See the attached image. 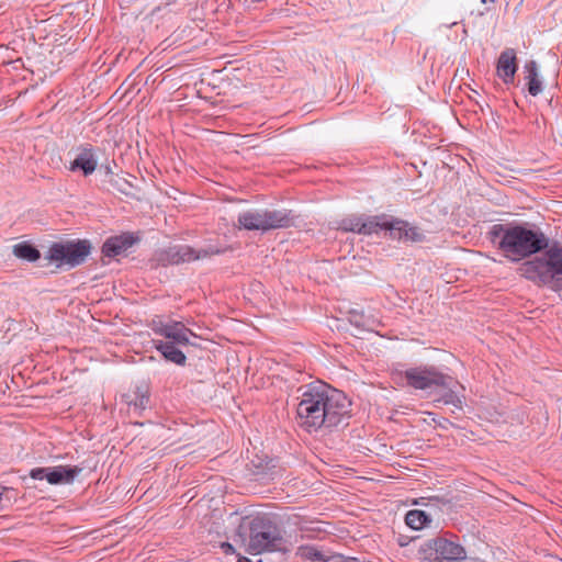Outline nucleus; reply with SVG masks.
Instances as JSON below:
<instances>
[{
    "label": "nucleus",
    "mask_w": 562,
    "mask_h": 562,
    "mask_svg": "<svg viewBox=\"0 0 562 562\" xmlns=\"http://www.w3.org/2000/svg\"><path fill=\"white\" fill-rule=\"evenodd\" d=\"M345 562H358L357 558H348Z\"/></svg>",
    "instance_id": "obj_33"
},
{
    "label": "nucleus",
    "mask_w": 562,
    "mask_h": 562,
    "mask_svg": "<svg viewBox=\"0 0 562 562\" xmlns=\"http://www.w3.org/2000/svg\"><path fill=\"white\" fill-rule=\"evenodd\" d=\"M518 272L521 277L540 285L549 284L554 280L542 256L524 261L519 266Z\"/></svg>",
    "instance_id": "obj_11"
},
{
    "label": "nucleus",
    "mask_w": 562,
    "mask_h": 562,
    "mask_svg": "<svg viewBox=\"0 0 562 562\" xmlns=\"http://www.w3.org/2000/svg\"><path fill=\"white\" fill-rule=\"evenodd\" d=\"M142 398H143V401H144L145 398H146V400H148V395H147V394H145V393H143Z\"/></svg>",
    "instance_id": "obj_35"
},
{
    "label": "nucleus",
    "mask_w": 562,
    "mask_h": 562,
    "mask_svg": "<svg viewBox=\"0 0 562 562\" xmlns=\"http://www.w3.org/2000/svg\"><path fill=\"white\" fill-rule=\"evenodd\" d=\"M418 553L419 559L429 562H462L467 559L465 549L459 543V537L449 532L427 540Z\"/></svg>",
    "instance_id": "obj_5"
},
{
    "label": "nucleus",
    "mask_w": 562,
    "mask_h": 562,
    "mask_svg": "<svg viewBox=\"0 0 562 562\" xmlns=\"http://www.w3.org/2000/svg\"><path fill=\"white\" fill-rule=\"evenodd\" d=\"M220 548L225 555L235 554V548L229 542H222Z\"/></svg>",
    "instance_id": "obj_30"
},
{
    "label": "nucleus",
    "mask_w": 562,
    "mask_h": 562,
    "mask_svg": "<svg viewBox=\"0 0 562 562\" xmlns=\"http://www.w3.org/2000/svg\"><path fill=\"white\" fill-rule=\"evenodd\" d=\"M13 254L27 261H35L41 257L40 251L32 245L21 243L14 246Z\"/></svg>",
    "instance_id": "obj_24"
},
{
    "label": "nucleus",
    "mask_w": 562,
    "mask_h": 562,
    "mask_svg": "<svg viewBox=\"0 0 562 562\" xmlns=\"http://www.w3.org/2000/svg\"><path fill=\"white\" fill-rule=\"evenodd\" d=\"M239 530L248 535L246 551L249 554L290 551L289 541L282 537L279 527L267 514L244 517Z\"/></svg>",
    "instance_id": "obj_3"
},
{
    "label": "nucleus",
    "mask_w": 562,
    "mask_h": 562,
    "mask_svg": "<svg viewBox=\"0 0 562 562\" xmlns=\"http://www.w3.org/2000/svg\"><path fill=\"white\" fill-rule=\"evenodd\" d=\"M348 319L350 324L355 325L358 328L366 329L370 325V319L364 315L362 311L350 310L348 312Z\"/></svg>",
    "instance_id": "obj_27"
},
{
    "label": "nucleus",
    "mask_w": 562,
    "mask_h": 562,
    "mask_svg": "<svg viewBox=\"0 0 562 562\" xmlns=\"http://www.w3.org/2000/svg\"><path fill=\"white\" fill-rule=\"evenodd\" d=\"M451 384H449V386H447L446 391L443 392V394L437 400L438 402H441L446 405H453L454 407L457 408H462V401L460 400V397L457 395V393L451 389Z\"/></svg>",
    "instance_id": "obj_28"
},
{
    "label": "nucleus",
    "mask_w": 562,
    "mask_h": 562,
    "mask_svg": "<svg viewBox=\"0 0 562 562\" xmlns=\"http://www.w3.org/2000/svg\"><path fill=\"white\" fill-rule=\"evenodd\" d=\"M362 215H350L342 218L338 224V229L360 235Z\"/></svg>",
    "instance_id": "obj_25"
},
{
    "label": "nucleus",
    "mask_w": 562,
    "mask_h": 562,
    "mask_svg": "<svg viewBox=\"0 0 562 562\" xmlns=\"http://www.w3.org/2000/svg\"><path fill=\"white\" fill-rule=\"evenodd\" d=\"M90 251L91 244L86 239L54 243L49 247L46 258L52 262H56L58 267L63 265L76 267L86 260Z\"/></svg>",
    "instance_id": "obj_7"
},
{
    "label": "nucleus",
    "mask_w": 562,
    "mask_h": 562,
    "mask_svg": "<svg viewBox=\"0 0 562 562\" xmlns=\"http://www.w3.org/2000/svg\"><path fill=\"white\" fill-rule=\"evenodd\" d=\"M228 250H232V248H218L215 246H209L207 248L195 250L189 245H179L156 251L148 262L150 268L156 269L158 267L180 265L209 258L215 255H222Z\"/></svg>",
    "instance_id": "obj_6"
},
{
    "label": "nucleus",
    "mask_w": 562,
    "mask_h": 562,
    "mask_svg": "<svg viewBox=\"0 0 562 562\" xmlns=\"http://www.w3.org/2000/svg\"><path fill=\"white\" fill-rule=\"evenodd\" d=\"M518 69L516 52L513 48L504 49L496 63V74L505 85L514 83Z\"/></svg>",
    "instance_id": "obj_13"
},
{
    "label": "nucleus",
    "mask_w": 562,
    "mask_h": 562,
    "mask_svg": "<svg viewBox=\"0 0 562 562\" xmlns=\"http://www.w3.org/2000/svg\"><path fill=\"white\" fill-rule=\"evenodd\" d=\"M266 232L289 228L295 225L296 215L291 210H263Z\"/></svg>",
    "instance_id": "obj_15"
},
{
    "label": "nucleus",
    "mask_w": 562,
    "mask_h": 562,
    "mask_svg": "<svg viewBox=\"0 0 562 562\" xmlns=\"http://www.w3.org/2000/svg\"><path fill=\"white\" fill-rule=\"evenodd\" d=\"M392 376L396 383L405 384L415 390L447 387L450 383H458L450 375L440 372L435 366H418L406 370H395Z\"/></svg>",
    "instance_id": "obj_4"
},
{
    "label": "nucleus",
    "mask_w": 562,
    "mask_h": 562,
    "mask_svg": "<svg viewBox=\"0 0 562 562\" xmlns=\"http://www.w3.org/2000/svg\"><path fill=\"white\" fill-rule=\"evenodd\" d=\"M239 227L247 231H262L266 232V221L263 210L261 211H247L238 215Z\"/></svg>",
    "instance_id": "obj_17"
},
{
    "label": "nucleus",
    "mask_w": 562,
    "mask_h": 562,
    "mask_svg": "<svg viewBox=\"0 0 562 562\" xmlns=\"http://www.w3.org/2000/svg\"><path fill=\"white\" fill-rule=\"evenodd\" d=\"M297 392L296 423L307 432L331 430L348 425L351 401L346 394L326 383H311Z\"/></svg>",
    "instance_id": "obj_1"
},
{
    "label": "nucleus",
    "mask_w": 562,
    "mask_h": 562,
    "mask_svg": "<svg viewBox=\"0 0 562 562\" xmlns=\"http://www.w3.org/2000/svg\"><path fill=\"white\" fill-rule=\"evenodd\" d=\"M405 243H422L425 240L424 232L415 225L407 222V227L404 229Z\"/></svg>",
    "instance_id": "obj_26"
},
{
    "label": "nucleus",
    "mask_w": 562,
    "mask_h": 562,
    "mask_svg": "<svg viewBox=\"0 0 562 562\" xmlns=\"http://www.w3.org/2000/svg\"><path fill=\"white\" fill-rule=\"evenodd\" d=\"M409 541H411V539H409L407 536H402V535H401V536L397 538V543H398V546H401V547H405V546H407V544L409 543Z\"/></svg>",
    "instance_id": "obj_31"
},
{
    "label": "nucleus",
    "mask_w": 562,
    "mask_h": 562,
    "mask_svg": "<svg viewBox=\"0 0 562 562\" xmlns=\"http://www.w3.org/2000/svg\"><path fill=\"white\" fill-rule=\"evenodd\" d=\"M407 227V221L387 215L385 232H389V237L394 240L404 241V229Z\"/></svg>",
    "instance_id": "obj_23"
},
{
    "label": "nucleus",
    "mask_w": 562,
    "mask_h": 562,
    "mask_svg": "<svg viewBox=\"0 0 562 562\" xmlns=\"http://www.w3.org/2000/svg\"><path fill=\"white\" fill-rule=\"evenodd\" d=\"M247 467L256 480L263 483L280 479L285 473V468L282 467L280 460L274 458L256 456Z\"/></svg>",
    "instance_id": "obj_9"
},
{
    "label": "nucleus",
    "mask_w": 562,
    "mask_h": 562,
    "mask_svg": "<svg viewBox=\"0 0 562 562\" xmlns=\"http://www.w3.org/2000/svg\"><path fill=\"white\" fill-rule=\"evenodd\" d=\"M155 348L160 351L161 356L165 360L172 362L177 366L183 367L187 362L186 355L178 348V346H182L179 342H176L175 339L162 340H153Z\"/></svg>",
    "instance_id": "obj_16"
},
{
    "label": "nucleus",
    "mask_w": 562,
    "mask_h": 562,
    "mask_svg": "<svg viewBox=\"0 0 562 562\" xmlns=\"http://www.w3.org/2000/svg\"><path fill=\"white\" fill-rule=\"evenodd\" d=\"M296 557L301 560L306 561H318V562H329L331 559H342V555H325L322 551L313 546H301L297 548Z\"/></svg>",
    "instance_id": "obj_22"
},
{
    "label": "nucleus",
    "mask_w": 562,
    "mask_h": 562,
    "mask_svg": "<svg viewBox=\"0 0 562 562\" xmlns=\"http://www.w3.org/2000/svg\"><path fill=\"white\" fill-rule=\"evenodd\" d=\"M387 214L380 215H362L360 235H372L378 234L381 231H385Z\"/></svg>",
    "instance_id": "obj_20"
},
{
    "label": "nucleus",
    "mask_w": 562,
    "mask_h": 562,
    "mask_svg": "<svg viewBox=\"0 0 562 562\" xmlns=\"http://www.w3.org/2000/svg\"><path fill=\"white\" fill-rule=\"evenodd\" d=\"M490 243L512 262H518L542 252L549 237L531 223L494 224L487 232Z\"/></svg>",
    "instance_id": "obj_2"
},
{
    "label": "nucleus",
    "mask_w": 562,
    "mask_h": 562,
    "mask_svg": "<svg viewBox=\"0 0 562 562\" xmlns=\"http://www.w3.org/2000/svg\"><path fill=\"white\" fill-rule=\"evenodd\" d=\"M79 467L58 465L52 468H35L30 472L34 480H46L52 485L70 484L81 473Z\"/></svg>",
    "instance_id": "obj_8"
},
{
    "label": "nucleus",
    "mask_w": 562,
    "mask_h": 562,
    "mask_svg": "<svg viewBox=\"0 0 562 562\" xmlns=\"http://www.w3.org/2000/svg\"><path fill=\"white\" fill-rule=\"evenodd\" d=\"M544 261L549 271L553 274V279L555 276L562 274V246H560L557 241L552 245L549 244L548 248L543 250Z\"/></svg>",
    "instance_id": "obj_18"
},
{
    "label": "nucleus",
    "mask_w": 562,
    "mask_h": 562,
    "mask_svg": "<svg viewBox=\"0 0 562 562\" xmlns=\"http://www.w3.org/2000/svg\"><path fill=\"white\" fill-rule=\"evenodd\" d=\"M115 187L120 192H122L125 195L132 194L133 186L125 178H122V177L117 178L115 180Z\"/></svg>",
    "instance_id": "obj_29"
},
{
    "label": "nucleus",
    "mask_w": 562,
    "mask_h": 562,
    "mask_svg": "<svg viewBox=\"0 0 562 562\" xmlns=\"http://www.w3.org/2000/svg\"><path fill=\"white\" fill-rule=\"evenodd\" d=\"M148 326L166 339H175L181 345H189V335H193L192 330L186 327L181 322L165 323L161 317L156 316Z\"/></svg>",
    "instance_id": "obj_10"
},
{
    "label": "nucleus",
    "mask_w": 562,
    "mask_h": 562,
    "mask_svg": "<svg viewBox=\"0 0 562 562\" xmlns=\"http://www.w3.org/2000/svg\"><path fill=\"white\" fill-rule=\"evenodd\" d=\"M405 524L413 530H422L430 526L432 518L420 509L408 510L405 515Z\"/></svg>",
    "instance_id": "obj_21"
},
{
    "label": "nucleus",
    "mask_w": 562,
    "mask_h": 562,
    "mask_svg": "<svg viewBox=\"0 0 562 562\" xmlns=\"http://www.w3.org/2000/svg\"><path fill=\"white\" fill-rule=\"evenodd\" d=\"M525 80L527 82V90L532 97L538 95L542 91V82L538 75V65L535 60H528L524 65Z\"/></svg>",
    "instance_id": "obj_19"
},
{
    "label": "nucleus",
    "mask_w": 562,
    "mask_h": 562,
    "mask_svg": "<svg viewBox=\"0 0 562 562\" xmlns=\"http://www.w3.org/2000/svg\"><path fill=\"white\" fill-rule=\"evenodd\" d=\"M496 1H497V0H481V2H482L483 4H485V3H487V2H493V3H494V2H496Z\"/></svg>",
    "instance_id": "obj_34"
},
{
    "label": "nucleus",
    "mask_w": 562,
    "mask_h": 562,
    "mask_svg": "<svg viewBox=\"0 0 562 562\" xmlns=\"http://www.w3.org/2000/svg\"><path fill=\"white\" fill-rule=\"evenodd\" d=\"M75 159L69 165L70 171H82L83 176H90L94 172L98 166V159L95 157L92 147L81 146L77 149Z\"/></svg>",
    "instance_id": "obj_14"
},
{
    "label": "nucleus",
    "mask_w": 562,
    "mask_h": 562,
    "mask_svg": "<svg viewBox=\"0 0 562 562\" xmlns=\"http://www.w3.org/2000/svg\"><path fill=\"white\" fill-rule=\"evenodd\" d=\"M237 562H251V560L246 557H241L240 554H237Z\"/></svg>",
    "instance_id": "obj_32"
},
{
    "label": "nucleus",
    "mask_w": 562,
    "mask_h": 562,
    "mask_svg": "<svg viewBox=\"0 0 562 562\" xmlns=\"http://www.w3.org/2000/svg\"><path fill=\"white\" fill-rule=\"evenodd\" d=\"M138 240V235L133 233H123L121 235L111 236L104 241L102 246V254L108 258L126 256L128 249L135 246Z\"/></svg>",
    "instance_id": "obj_12"
}]
</instances>
